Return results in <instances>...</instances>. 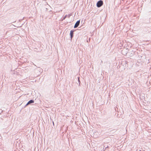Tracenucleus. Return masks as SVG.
Wrapping results in <instances>:
<instances>
[{
    "mask_svg": "<svg viewBox=\"0 0 151 151\" xmlns=\"http://www.w3.org/2000/svg\"><path fill=\"white\" fill-rule=\"evenodd\" d=\"M128 62L127 61H122L121 63V65L120 66H121L122 65L124 66V68H127L128 66Z\"/></svg>",
    "mask_w": 151,
    "mask_h": 151,
    "instance_id": "f257e3e1",
    "label": "nucleus"
},
{
    "mask_svg": "<svg viewBox=\"0 0 151 151\" xmlns=\"http://www.w3.org/2000/svg\"><path fill=\"white\" fill-rule=\"evenodd\" d=\"M103 1L101 0H100L97 2L96 6L98 7H100L103 5Z\"/></svg>",
    "mask_w": 151,
    "mask_h": 151,
    "instance_id": "f03ea898",
    "label": "nucleus"
},
{
    "mask_svg": "<svg viewBox=\"0 0 151 151\" xmlns=\"http://www.w3.org/2000/svg\"><path fill=\"white\" fill-rule=\"evenodd\" d=\"M128 50L127 49H123L121 51V53L124 55H128Z\"/></svg>",
    "mask_w": 151,
    "mask_h": 151,
    "instance_id": "7ed1b4c3",
    "label": "nucleus"
},
{
    "mask_svg": "<svg viewBox=\"0 0 151 151\" xmlns=\"http://www.w3.org/2000/svg\"><path fill=\"white\" fill-rule=\"evenodd\" d=\"M76 31L75 29H73L72 30L70 31V38L71 39V40L72 39L73 37V32L74 31Z\"/></svg>",
    "mask_w": 151,
    "mask_h": 151,
    "instance_id": "20e7f679",
    "label": "nucleus"
},
{
    "mask_svg": "<svg viewBox=\"0 0 151 151\" xmlns=\"http://www.w3.org/2000/svg\"><path fill=\"white\" fill-rule=\"evenodd\" d=\"M135 52L133 50L129 52H128V55L130 57H132L134 55Z\"/></svg>",
    "mask_w": 151,
    "mask_h": 151,
    "instance_id": "39448f33",
    "label": "nucleus"
},
{
    "mask_svg": "<svg viewBox=\"0 0 151 151\" xmlns=\"http://www.w3.org/2000/svg\"><path fill=\"white\" fill-rule=\"evenodd\" d=\"M80 23V20L77 21L76 23L75 24L74 27V28H76L79 25Z\"/></svg>",
    "mask_w": 151,
    "mask_h": 151,
    "instance_id": "423d86ee",
    "label": "nucleus"
},
{
    "mask_svg": "<svg viewBox=\"0 0 151 151\" xmlns=\"http://www.w3.org/2000/svg\"><path fill=\"white\" fill-rule=\"evenodd\" d=\"M28 104H33L34 102V100L33 99H31L28 102Z\"/></svg>",
    "mask_w": 151,
    "mask_h": 151,
    "instance_id": "0eeeda50",
    "label": "nucleus"
},
{
    "mask_svg": "<svg viewBox=\"0 0 151 151\" xmlns=\"http://www.w3.org/2000/svg\"><path fill=\"white\" fill-rule=\"evenodd\" d=\"M78 83H79V86H80L81 82H80V77H78Z\"/></svg>",
    "mask_w": 151,
    "mask_h": 151,
    "instance_id": "6e6552de",
    "label": "nucleus"
},
{
    "mask_svg": "<svg viewBox=\"0 0 151 151\" xmlns=\"http://www.w3.org/2000/svg\"><path fill=\"white\" fill-rule=\"evenodd\" d=\"M67 17V15H66L65 16H64L63 19L61 20V21H63V20H64L66 18V17Z\"/></svg>",
    "mask_w": 151,
    "mask_h": 151,
    "instance_id": "1a4fd4ad",
    "label": "nucleus"
},
{
    "mask_svg": "<svg viewBox=\"0 0 151 151\" xmlns=\"http://www.w3.org/2000/svg\"><path fill=\"white\" fill-rule=\"evenodd\" d=\"M139 151H145V150H143L142 148H141V149L139 150Z\"/></svg>",
    "mask_w": 151,
    "mask_h": 151,
    "instance_id": "9d476101",
    "label": "nucleus"
},
{
    "mask_svg": "<svg viewBox=\"0 0 151 151\" xmlns=\"http://www.w3.org/2000/svg\"><path fill=\"white\" fill-rule=\"evenodd\" d=\"M109 147L108 146H107L106 147H105V148L104 149L105 150H107V149Z\"/></svg>",
    "mask_w": 151,
    "mask_h": 151,
    "instance_id": "9b49d317",
    "label": "nucleus"
},
{
    "mask_svg": "<svg viewBox=\"0 0 151 151\" xmlns=\"http://www.w3.org/2000/svg\"><path fill=\"white\" fill-rule=\"evenodd\" d=\"M71 15L70 14H69L68 15H67V17L69 18L71 16Z\"/></svg>",
    "mask_w": 151,
    "mask_h": 151,
    "instance_id": "f8f14e48",
    "label": "nucleus"
},
{
    "mask_svg": "<svg viewBox=\"0 0 151 151\" xmlns=\"http://www.w3.org/2000/svg\"><path fill=\"white\" fill-rule=\"evenodd\" d=\"M28 105H29V104H28V102L26 104V105L25 106V107Z\"/></svg>",
    "mask_w": 151,
    "mask_h": 151,
    "instance_id": "ddd939ff",
    "label": "nucleus"
},
{
    "mask_svg": "<svg viewBox=\"0 0 151 151\" xmlns=\"http://www.w3.org/2000/svg\"><path fill=\"white\" fill-rule=\"evenodd\" d=\"M53 124H54V122H53Z\"/></svg>",
    "mask_w": 151,
    "mask_h": 151,
    "instance_id": "4468645a",
    "label": "nucleus"
},
{
    "mask_svg": "<svg viewBox=\"0 0 151 151\" xmlns=\"http://www.w3.org/2000/svg\"><path fill=\"white\" fill-rule=\"evenodd\" d=\"M0 114H1V113H0Z\"/></svg>",
    "mask_w": 151,
    "mask_h": 151,
    "instance_id": "2eb2a0df",
    "label": "nucleus"
}]
</instances>
